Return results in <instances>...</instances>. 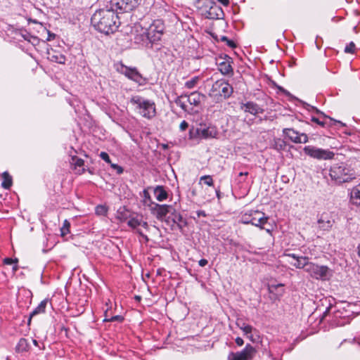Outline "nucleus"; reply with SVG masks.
Listing matches in <instances>:
<instances>
[{
    "instance_id": "f257e3e1",
    "label": "nucleus",
    "mask_w": 360,
    "mask_h": 360,
    "mask_svg": "<svg viewBox=\"0 0 360 360\" xmlns=\"http://www.w3.org/2000/svg\"><path fill=\"white\" fill-rule=\"evenodd\" d=\"M115 8L110 5L96 11L91 18L92 25L105 34L114 33L120 22Z\"/></svg>"
},
{
    "instance_id": "f03ea898",
    "label": "nucleus",
    "mask_w": 360,
    "mask_h": 360,
    "mask_svg": "<svg viewBox=\"0 0 360 360\" xmlns=\"http://www.w3.org/2000/svg\"><path fill=\"white\" fill-rule=\"evenodd\" d=\"M130 103L135 106L137 112L144 118L150 120L156 115V105L152 100L134 95L130 98Z\"/></svg>"
},
{
    "instance_id": "7ed1b4c3",
    "label": "nucleus",
    "mask_w": 360,
    "mask_h": 360,
    "mask_svg": "<svg viewBox=\"0 0 360 360\" xmlns=\"http://www.w3.org/2000/svg\"><path fill=\"white\" fill-rule=\"evenodd\" d=\"M233 92V86L227 81L221 79L213 83L208 95L215 103H221L229 98Z\"/></svg>"
},
{
    "instance_id": "20e7f679",
    "label": "nucleus",
    "mask_w": 360,
    "mask_h": 360,
    "mask_svg": "<svg viewBox=\"0 0 360 360\" xmlns=\"http://www.w3.org/2000/svg\"><path fill=\"white\" fill-rule=\"evenodd\" d=\"M329 175L337 184L349 182L355 179L353 170L343 162L333 165L330 168Z\"/></svg>"
},
{
    "instance_id": "39448f33",
    "label": "nucleus",
    "mask_w": 360,
    "mask_h": 360,
    "mask_svg": "<svg viewBox=\"0 0 360 360\" xmlns=\"http://www.w3.org/2000/svg\"><path fill=\"white\" fill-rule=\"evenodd\" d=\"M194 5L207 18L219 19L224 15L221 8L213 0H195Z\"/></svg>"
},
{
    "instance_id": "423d86ee",
    "label": "nucleus",
    "mask_w": 360,
    "mask_h": 360,
    "mask_svg": "<svg viewBox=\"0 0 360 360\" xmlns=\"http://www.w3.org/2000/svg\"><path fill=\"white\" fill-rule=\"evenodd\" d=\"M165 29L164 22L161 19L154 20L146 32V39L152 44L159 41Z\"/></svg>"
},
{
    "instance_id": "0eeeda50",
    "label": "nucleus",
    "mask_w": 360,
    "mask_h": 360,
    "mask_svg": "<svg viewBox=\"0 0 360 360\" xmlns=\"http://www.w3.org/2000/svg\"><path fill=\"white\" fill-rule=\"evenodd\" d=\"M269 217L264 213L258 210H250L245 213L241 217V222L245 224H251L260 229H264V225L267 223Z\"/></svg>"
},
{
    "instance_id": "6e6552de",
    "label": "nucleus",
    "mask_w": 360,
    "mask_h": 360,
    "mask_svg": "<svg viewBox=\"0 0 360 360\" xmlns=\"http://www.w3.org/2000/svg\"><path fill=\"white\" fill-rule=\"evenodd\" d=\"M218 135L217 128L212 125L206 126L200 124L199 127H192L189 130L190 139H212L216 138Z\"/></svg>"
},
{
    "instance_id": "1a4fd4ad",
    "label": "nucleus",
    "mask_w": 360,
    "mask_h": 360,
    "mask_svg": "<svg viewBox=\"0 0 360 360\" xmlns=\"http://www.w3.org/2000/svg\"><path fill=\"white\" fill-rule=\"evenodd\" d=\"M307 272L311 277L317 280L328 281L333 275L332 270L327 266L318 265L310 262L307 269Z\"/></svg>"
},
{
    "instance_id": "9d476101",
    "label": "nucleus",
    "mask_w": 360,
    "mask_h": 360,
    "mask_svg": "<svg viewBox=\"0 0 360 360\" xmlns=\"http://www.w3.org/2000/svg\"><path fill=\"white\" fill-rule=\"evenodd\" d=\"M118 70L129 79L137 83L139 86H143L147 84V79L143 77L136 68L128 67L122 64Z\"/></svg>"
},
{
    "instance_id": "9b49d317",
    "label": "nucleus",
    "mask_w": 360,
    "mask_h": 360,
    "mask_svg": "<svg viewBox=\"0 0 360 360\" xmlns=\"http://www.w3.org/2000/svg\"><path fill=\"white\" fill-rule=\"evenodd\" d=\"M303 150L306 155L317 160H332L335 156V153L328 149L319 148L313 146H307Z\"/></svg>"
},
{
    "instance_id": "f8f14e48",
    "label": "nucleus",
    "mask_w": 360,
    "mask_h": 360,
    "mask_svg": "<svg viewBox=\"0 0 360 360\" xmlns=\"http://www.w3.org/2000/svg\"><path fill=\"white\" fill-rule=\"evenodd\" d=\"M216 64L219 71L224 75L232 76L233 69L232 68V58L227 55L219 56L215 58Z\"/></svg>"
},
{
    "instance_id": "ddd939ff",
    "label": "nucleus",
    "mask_w": 360,
    "mask_h": 360,
    "mask_svg": "<svg viewBox=\"0 0 360 360\" xmlns=\"http://www.w3.org/2000/svg\"><path fill=\"white\" fill-rule=\"evenodd\" d=\"M141 0H111L110 5L120 13L129 12L141 4Z\"/></svg>"
},
{
    "instance_id": "4468645a",
    "label": "nucleus",
    "mask_w": 360,
    "mask_h": 360,
    "mask_svg": "<svg viewBox=\"0 0 360 360\" xmlns=\"http://www.w3.org/2000/svg\"><path fill=\"white\" fill-rule=\"evenodd\" d=\"M255 354V349L251 345L248 344L242 351L231 353L228 360H250Z\"/></svg>"
},
{
    "instance_id": "2eb2a0df",
    "label": "nucleus",
    "mask_w": 360,
    "mask_h": 360,
    "mask_svg": "<svg viewBox=\"0 0 360 360\" xmlns=\"http://www.w3.org/2000/svg\"><path fill=\"white\" fill-rule=\"evenodd\" d=\"M283 134L293 143H305L308 142V136L306 134L300 133L293 129L285 128L283 129Z\"/></svg>"
},
{
    "instance_id": "dca6fc26",
    "label": "nucleus",
    "mask_w": 360,
    "mask_h": 360,
    "mask_svg": "<svg viewBox=\"0 0 360 360\" xmlns=\"http://www.w3.org/2000/svg\"><path fill=\"white\" fill-rule=\"evenodd\" d=\"M151 213L159 220H162L167 214H171L173 207L169 205L153 203L150 208Z\"/></svg>"
},
{
    "instance_id": "f3484780",
    "label": "nucleus",
    "mask_w": 360,
    "mask_h": 360,
    "mask_svg": "<svg viewBox=\"0 0 360 360\" xmlns=\"http://www.w3.org/2000/svg\"><path fill=\"white\" fill-rule=\"evenodd\" d=\"M335 220L332 214L329 212H323L318 217V228L321 231H329L332 229Z\"/></svg>"
},
{
    "instance_id": "a211bd4d",
    "label": "nucleus",
    "mask_w": 360,
    "mask_h": 360,
    "mask_svg": "<svg viewBox=\"0 0 360 360\" xmlns=\"http://www.w3.org/2000/svg\"><path fill=\"white\" fill-rule=\"evenodd\" d=\"M351 321L349 316L343 315L340 310L335 311L333 319L330 320L331 325L333 326H343L349 323Z\"/></svg>"
},
{
    "instance_id": "6ab92c4d",
    "label": "nucleus",
    "mask_w": 360,
    "mask_h": 360,
    "mask_svg": "<svg viewBox=\"0 0 360 360\" xmlns=\"http://www.w3.org/2000/svg\"><path fill=\"white\" fill-rule=\"evenodd\" d=\"M240 109L245 112H249L252 115H256L262 113L264 110L259 106L257 103L252 101H248L245 103H241Z\"/></svg>"
},
{
    "instance_id": "aec40b11",
    "label": "nucleus",
    "mask_w": 360,
    "mask_h": 360,
    "mask_svg": "<svg viewBox=\"0 0 360 360\" xmlns=\"http://www.w3.org/2000/svg\"><path fill=\"white\" fill-rule=\"evenodd\" d=\"M205 96L202 94L198 91H194L187 95L186 101L190 104V105L198 107L200 105V103L202 100H204Z\"/></svg>"
},
{
    "instance_id": "412c9836",
    "label": "nucleus",
    "mask_w": 360,
    "mask_h": 360,
    "mask_svg": "<svg viewBox=\"0 0 360 360\" xmlns=\"http://www.w3.org/2000/svg\"><path fill=\"white\" fill-rule=\"evenodd\" d=\"M349 202L353 205L360 207V183L351 189Z\"/></svg>"
},
{
    "instance_id": "4be33fe9",
    "label": "nucleus",
    "mask_w": 360,
    "mask_h": 360,
    "mask_svg": "<svg viewBox=\"0 0 360 360\" xmlns=\"http://www.w3.org/2000/svg\"><path fill=\"white\" fill-rule=\"evenodd\" d=\"M141 217H132L128 221L127 224L129 226H130L133 229H136V233L141 236L143 239H145L146 241L148 240V238L146 235L143 234V232L139 229V226H140Z\"/></svg>"
},
{
    "instance_id": "5701e85b",
    "label": "nucleus",
    "mask_w": 360,
    "mask_h": 360,
    "mask_svg": "<svg viewBox=\"0 0 360 360\" xmlns=\"http://www.w3.org/2000/svg\"><path fill=\"white\" fill-rule=\"evenodd\" d=\"M171 214L172 216L173 222L176 224L179 229L182 230L187 225L186 220L184 219L182 215L177 212L174 208H173Z\"/></svg>"
},
{
    "instance_id": "b1692460",
    "label": "nucleus",
    "mask_w": 360,
    "mask_h": 360,
    "mask_svg": "<svg viewBox=\"0 0 360 360\" xmlns=\"http://www.w3.org/2000/svg\"><path fill=\"white\" fill-rule=\"evenodd\" d=\"M312 109L316 111V112L320 115V117H316L314 116H312L311 118V121L313 122H315L316 124H318L319 125L324 127L326 124V121L324 120L325 119H330L331 121H334L333 119H331L330 117L326 116L323 112L320 111L319 110H318L316 108H314V107H312Z\"/></svg>"
},
{
    "instance_id": "393cba45",
    "label": "nucleus",
    "mask_w": 360,
    "mask_h": 360,
    "mask_svg": "<svg viewBox=\"0 0 360 360\" xmlns=\"http://www.w3.org/2000/svg\"><path fill=\"white\" fill-rule=\"evenodd\" d=\"M187 95H181L178 96L175 100V103L179 105L184 111L188 112L189 113L193 112V108H189L187 105L188 101H186Z\"/></svg>"
},
{
    "instance_id": "a878e982",
    "label": "nucleus",
    "mask_w": 360,
    "mask_h": 360,
    "mask_svg": "<svg viewBox=\"0 0 360 360\" xmlns=\"http://www.w3.org/2000/svg\"><path fill=\"white\" fill-rule=\"evenodd\" d=\"M291 264L297 269H303L307 272L310 262L309 261L308 257L300 256L294 263H291Z\"/></svg>"
},
{
    "instance_id": "bb28decb",
    "label": "nucleus",
    "mask_w": 360,
    "mask_h": 360,
    "mask_svg": "<svg viewBox=\"0 0 360 360\" xmlns=\"http://www.w3.org/2000/svg\"><path fill=\"white\" fill-rule=\"evenodd\" d=\"M48 299H45L42 300L39 305L30 313V319L28 320V323L30 324L31 321V319L39 314H43L46 311V307L48 303Z\"/></svg>"
},
{
    "instance_id": "cd10ccee",
    "label": "nucleus",
    "mask_w": 360,
    "mask_h": 360,
    "mask_svg": "<svg viewBox=\"0 0 360 360\" xmlns=\"http://www.w3.org/2000/svg\"><path fill=\"white\" fill-rule=\"evenodd\" d=\"M154 194L157 200L162 202L166 200L168 197L167 192L162 186H157L154 188Z\"/></svg>"
},
{
    "instance_id": "c85d7f7f",
    "label": "nucleus",
    "mask_w": 360,
    "mask_h": 360,
    "mask_svg": "<svg viewBox=\"0 0 360 360\" xmlns=\"http://www.w3.org/2000/svg\"><path fill=\"white\" fill-rule=\"evenodd\" d=\"M30 349V344L27 339L20 338L15 347V352L18 353H22L27 352Z\"/></svg>"
},
{
    "instance_id": "c756f323",
    "label": "nucleus",
    "mask_w": 360,
    "mask_h": 360,
    "mask_svg": "<svg viewBox=\"0 0 360 360\" xmlns=\"http://www.w3.org/2000/svg\"><path fill=\"white\" fill-rule=\"evenodd\" d=\"M2 183L1 186L4 189H9L13 184L12 176L8 174V172H4L1 174Z\"/></svg>"
},
{
    "instance_id": "7c9ffc66",
    "label": "nucleus",
    "mask_w": 360,
    "mask_h": 360,
    "mask_svg": "<svg viewBox=\"0 0 360 360\" xmlns=\"http://www.w3.org/2000/svg\"><path fill=\"white\" fill-rule=\"evenodd\" d=\"M272 147L278 151H283L286 149L287 143L281 139H274Z\"/></svg>"
},
{
    "instance_id": "2f4dec72",
    "label": "nucleus",
    "mask_w": 360,
    "mask_h": 360,
    "mask_svg": "<svg viewBox=\"0 0 360 360\" xmlns=\"http://www.w3.org/2000/svg\"><path fill=\"white\" fill-rule=\"evenodd\" d=\"M200 79V78L198 76L192 77L191 79L185 82V87L189 89H193L198 84Z\"/></svg>"
},
{
    "instance_id": "473e14b6",
    "label": "nucleus",
    "mask_w": 360,
    "mask_h": 360,
    "mask_svg": "<svg viewBox=\"0 0 360 360\" xmlns=\"http://www.w3.org/2000/svg\"><path fill=\"white\" fill-rule=\"evenodd\" d=\"M104 321H109V322H113V321H118V322H122L124 321V317L120 315H115L112 316L110 318L108 317L107 312H105V318L103 320Z\"/></svg>"
},
{
    "instance_id": "72a5a7b5",
    "label": "nucleus",
    "mask_w": 360,
    "mask_h": 360,
    "mask_svg": "<svg viewBox=\"0 0 360 360\" xmlns=\"http://www.w3.org/2000/svg\"><path fill=\"white\" fill-rule=\"evenodd\" d=\"M143 197L144 204L146 205V204L149 203L150 207L153 206V203H154V202H152L150 193H148V191L146 189H144L143 191Z\"/></svg>"
},
{
    "instance_id": "f704fd0d",
    "label": "nucleus",
    "mask_w": 360,
    "mask_h": 360,
    "mask_svg": "<svg viewBox=\"0 0 360 360\" xmlns=\"http://www.w3.org/2000/svg\"><path fill=\"white\" fill-rule=\"evenodd\" d=\"M70 224L68 220H65L63 226L60 229L61 236H65L70 232Z\"/></svg>"
},
{
    "instance_id": "c9c22d12",
    "label": "nucleus",
    "mask_w": 360,
    "mask_h": 360,
    "mask_svg": "<svg viewBox=\"0 0 360 360\" xmlns=\"http://www.w3.org/2000/svg\"><path fill=\"white\" fill-rule=\"evenodd\" d=\"M237 325L245 334H250L252 331V327L250 325L245 323H243L242 325H240V323H238Z\"/></svg>"
},
{
    "instance_id": "e433bc0d",
    "label": "nucleus",
    "mask_w": 360,
    "mask_h": 360,
    "mask_svg": "<svg viewBox=\"0 0 360 360\" xmlns=\"http://www.w3.org/2000/svg\"><path fill=\"white\" fill-rule=\"evenodd\" d=\"M200 181H203L204 184H207L209 186H213V179L210 175H205L200 177Z\"/></svg>"
},
{
    "instance_id": "4c0bfd02",
    "label": "nucleus",
    "mask_w": 360,
    "mask_h": 360,
    "mask_svg": "<svg viewBox=\"0 0 360 360\" xmlns=\"http://www.w3.org/2000/svg\"><path fill=\"white\" fill-rule=\"evenodd\" d=\"M221 41L226 42V45L231 48L233 49L236 47V44L233 40L229 39L226 36H222L221 37Z\"/></svg>"
},
{
    "instance_id": "58836bf2",
    "label": "nucleus",
    "mask_w": 360,
    "mask_h": 360,
    "mask_svg": "<svg viewBox=\"0 0 360 360\" xmlns=\"http://www.w3.org/2000/svg\"><path fill=\"white\" fill-rule=\"evenodd\" d=\"M108 212V210L104 205H98L96 207V213L98 215H105Z\"/></svg>"
},
{
    "instance_id": "ea45409f",
    "label": "nucleus",
    "mask_w": 360,
    "mask_h": 360,
    "mask_svg": "<svg viewBox=\"0 0 360 360\" xmlns=\"http://www.w3.org/2000/svg\"><path fill=\"white\" fill-rule=\"evenodd\" d=\"M51 60L60 64H63L65 62V58L63 55L52 56Z\"/></svg>"
},
{
    "instance_id": "a19ab883",
    "label": "nucleus",
    "mask_w": 360,
    "mask_h": 360,
    "mask_svg": "<svg viewBox=\"0 0 360 360\" xmlns=\"http://www.w3.org/2000/svg\"><path fill=\"white\" fill-rule=\"evenodd\" d=\"M355 51V44L354 42L351 41L349 44L346 46L345 48V52L347 53H354Z\"/></svg>"
},
{
    "instance_id": "79ce46f5",
    "label": "nucleus",
    "mask_w": 360,
    "mask_h": 360,
    "mask_svg": "<svg viewBox=\"0 0 360 360\" xmlns=\"http://www.w3.org/2000/svg\"><path fill=\"white\" fill-rule=\"evenodd\" d=\"M72 160L74 161V164L75 165V167H82L84 165V161L81 159V158H79L77 157H74L72 158Z\"/></svg>"
},
{
    "instance_id": "37998d69",
    "label": "nucleus",
    "mask_w": 360,
    "mask_h": 360,
    "mask_svg": "<svg viewBox=\"0 0 360 360\" xmlns=\"http://www.w3.org/2000/svg\"><path fill=\"white\" fill-rule=\"evenodd\" d=\"M100 157H101V158L102 160H103L105 162H108V163H109V164H110V165L112 164V163H111V161H110V157H109V155H108V154L107 153H105V152H101V153H100Z\"/></svg>"
},
{
    "instance_id": "c03bdc74",
    "label": "nucleus",
    "mask_w": 360,
    "mask_h": 360,
    "mask_svg": "<svg viewBox=\"0 0 360 360\" xmlns=\"http://www.w3.org/2000/svg\"><path fill=\"white\" fill-rule=\"evenodd\" d=\"M110 166H111L112 168H113L114 169L116 170V172H117V173L118 174H121L123 173L124 169H123V168L121 166H120V165H118L117 164H113V163H112L110 165Z\"/></svg>"
},
{
    "instance_id": "a18cd8bd",
    "label": "nucleus",
    "mask_w": 360,
    "mask_h": 360,
    "mask_svg": "<svg viewBox=\"0 0 360 360\" xmlns=\"http://www.w3.org/2000/svg\"><path fill=\"white\" fill-rule=\"evenodd\" d=\"M18 262V259H12L9 257H6L4 259V264H17Z\"/></svg>"
},
{
    "instance_id": "49530a36",
    "label": "nucleus",
    "mask_w": 360,
    "mask_h": 360,
    "mask_svg": "<svg viewBox=\"0 0 360 360\" xmlns=\"http://www.w3.org/2000/svg\"><path fill=\"white\" fill-rule=\"evenodd\" d=\"M283 286L282 284H278V285H269V292L272 293L274 292L278 287Z\"/></svg>"
},
{
    "instance_id": "de8ad7c7",
    "label": "nucleus",
    "mask_w": 360,
    "mask_h": 360,
    "mask_svg": "<svg viewBox=\"0 0 360 360\" xmlns=\"http://www.w3.org/2000/svg\"><path fill=\"white\" fill-rule=\"evenodd\" d=\"M188 127V124L186 121L183 120L179 126V128L181 131H185Z\"/></svg>"
},
{
    "instance_id": "09e8293b",
    "label": "nucleus",
    "mask_w": 360,
    "mask_h": 360,
    "mask_svg": "<svg viewBox=\"0 0 360 360\" xmlns=\"http://www.w3.org/2000/svg\"><path fill=\"white\" fill-rule=\"evenodd\" d=\"M207 263L208 261L206 259H201L198 262V264L202 267L205 266L207 264Z\"/></svg>"
},
{
    "instance_id": "8fccbe9b",
    "label": "nucleus",
    "mask_w": 360,
    "mask_h": 360,
    "mask_svg": "<svg viewBox=\"0 0 360 360\" xmlns=\"http://www.w3.org/2000/svg\"><path fill=\"white\" fill-rule=\"evenodd\" d=\"M117 214H118V218L120 219L121 220L125 219L127 217V214H124L120 210L118 211Z\"/></svg>"
},
{
    "instance_id": "3c124183",
    "label": "nucleus",
    "mask_w": 360,
    "mask_h": 360,
    "mask_svg": "<svg viewBox=\"0 0 360 360\" xmlns=\"http://www.w3.org/2000/svg\"><path fill=\"white\" fill-rule=\"evenodd\" d=\"M217 1L224 6H228L230 4L229 0H217Z\"/></svg>"
},
{
    "instance_id": "603ef678",
    "label": "nucleus",
    "mask_w": 360,
    "mask_h": 360,
    "mask_svg": "<svg viewBox=\"0 0 360 360\" xmlns=\"http://www.w3.org/2000/svg\"><path fill=\"white\" fill-rule=\"evenodd\" d=\"M140 226H141L146 230H148L149 229V226H148V223L146 221H143L142 219H141Z\"/></svg>"
},
{
    "instance_id": "864d4df0",
    "label": "nucleus",
    "mask_w": 360,
    "mask_h": 360,
    "mask_svg": "<svg viewBox=\"0 0 360 360\" xmlns=\"http://www.w3.org/2000/svg\"><path fill=\"white\" fill-rule=\"evenodd\" d=\"M236 343L238 346H242L243 345L244 342H243V340L241 338L238 337L236 339Z\"/></svg>"
},
{
    "instance_id": "5fc2aeb1",
    "label": "nucleus",
    "mask_w": 360,
    "mask_h": 360,
    "mask_svg": "<svg viewBox=\"0 0 360 360\" xmlns=\"http://www.w3.org/2000/svg\"><path fill=\"white\" fill-rule=\"evenodd\" d=\"M55 37V34L48 32V37L46 39L47 41H51Z\"/></svg>"
},
{
    "instance_id": "6e6d98bb",
    "label": "nucleus",
    "mask_w": 360,
    "mask_h": 360,
    "mask_svg": "<svg viewBox=\"0 0 360 360\" xmlns=\"http://www.w3.org/2000/svg\"><path fill=\"white\" fill-rule=\"evenodd\" d=\"M288 257L293 258L295 260L297 259L300 256H297L295 253H290L288 255Z\"/></svg>"
},
{
    "instance_id": "4d7b16f0",
    "label": "nucleus",
    "mask_w": 360,
    "mask_h": 360,
    "mask_svg": "<svg viewBox=\"0 0 360 360\" xmlns=\"http://www.w3.org/2000/svg\"><path fill=\"white\" fill-rule=\"evenodd\" d=\"M197 214H198V217H200V216L205 217L206 216L205 211H202V210L198 211Z\"/></svg>"
},
{
    "instance_id": "13d9d810",
    "label": "nucleus",
    "mask_w": 360,
    "mask_h": 360,
    "mask_svg": "<svg viewBox=\"0 0 360 360\" xmlns=\"http://www.w3.org/2000/svg\"><path fill=\"white\" fill-rule=\"evenodd\" d=\"M356 252L357 255L360 257V244H359L356 247Z\"/></svg>"
},
{
    "instance_id": "bf43d9fd",
    "label": "nucleus",
    "mask_w": 360,
    "mask_h": 360,
    "mask_svg": "<svg viewBox=\"0 0 360 360\" xmlns=\"http://www.w3.org/2000/svg\"><path fill=\"white\" fill-rule=\"evenodd\" d=\"M330 307H328L326 311L323 312V317H326L327 314L329 312Z\"/></svg>"
},
{
    "instance_id": "052dcab7",
    "label": "nucleus",
    "mask_w": 360,
    "mask_h": 360,
    "mask_svg": "<svg viewBox=\"0 0 360 360\" xmlns=\"http://www.w3.org/2000/svg\"><path fill=\"white\" fill-rule=\"evenodd\" d=\"M18 269V266L17 264H15V265L13 266V271L15 272Z\"/></svg>"
},
{
    "instance_id": "680f3d73",
    "label": "nucleus",
    "mask_w": 360,
    "mask_h": 360,
    "mask_svg": "<svg viewBox=\"0 0 360 360\" xmlns=\"http://www.w3.org/2000/svg\"><path fill=\"white\" fill-rule=\"evenodd\" d=\"M248 172H240L239 173V176H248Z\"/></svg>"
},
{
    "instance_id": "e2e57ef3",
    "label": "nucleus",
    "mask_w": 360,
    "mask_h": 360,
    "mask_svg": "<svg viewBox=\"0 0 360 360\" xmlns=\"http://www.w3.org/2000/svg\"><path fill=\"white\" fill-rule=\"evenodd\" d=\"M216 193H217V198L219 199L220 198V191L219 190H216Z\"/></svg>"
},
{
    "instance_id": "0e129e2a",
    "label": "nucleus",
    "mask_w": 360,
    "mask_h": 360,
    "mask_svg": "<svg viewBox=\"0 0 360 360\" xmlns=\"http://www.w3.org/2000/svg\"><path fill=\"white\" fill-rule=\"evenodd\" d=\"M32 342L35 346H38V342L36 340H32Z\"/></svg>"
},
{
    "instance_id": "69168bd1",
    "label": "nucleus",
    "mask_w": 360,
    "mask_h": 360,
    "mask_svg": "<svg viewBox=\"0 0 360 360\" xmlns=\"http://www.w3.org/2000/svg\"><path fill=\"white\" fill-rule=\"evenodd\" d=\"M162 148L163 149H167V148H168V146H167V144H163V145L162 146Z\"/></svg>"
},
{
    "instance_id": "338daca9",
    "label": "nucleus",
    "mask_w": 360,
    "mask_h": 360,
    "mask_svg": "<svg viewBox=\"0 0 360 360\" xmlns=\"http://www.w3.org/2000/svg\"><path fill=\"white\" fill-rule=\"evenodd\" d=\"M22 37H23V38H24L25 40H28V39H27V37L26 36L22 35Z\"/></svg>"
},
{
    "instance_id": "774afa93",
    "label": "nucleus",
    "mask_w": 360,
    "mask_h": 360,
    "mask_svg": "<svg viewBox=\"0 0 360 360\" xmlns=\"http://www.w3.org/2000/svg\"><path fill=\"white\" fill-rule=\"evenodd\" d=\"M6 360H9V357H7V358H6Z\"/></svg>"
}]
</instances>
